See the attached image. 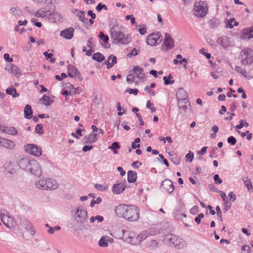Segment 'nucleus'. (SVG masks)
Listing matches in <instances>:
<instances>
[{
	"label": "nucleus",
	"mask_w": 253,
	"mask_h": 253,
	"mask_svg": "<svg viewBox=\"0 0 253 253\" xmlns=\"http://www.w3.org/2000/svg\"><path fill=\"white\" fill-rule=\"evenodd\" d=\"M116 214L130 222H136L140 218V209L132 205L120 204L115 209Z\"/></svg>",
	"instance_id": "obj_1"
},
{
	"label": "nucleus",
	"mask_w": 253,
	"mask_h": 253,
	"mask_svg": "<svg viewBox=\"0 0 253 253\" xmlns=\"http://www.w3.org/2000/svg\"><path fill=\"white\" fill-rule=\"evenodd\" d=\"M111 38L117 42L127 44L131 41L130 34L125 35L122 31V28L119 25H114L110 30Z\"/></svg>",
	"instance_id": "obj_2"
},
{
	"label": "nucleus",
	"mask_w": 253,
	"mask_h": 253,
	"mask_svg": "<svg viewBox=\"0 0 253 253\" xmlns=\"http://www.w3.org/2000/svg\"><path fill=\"white\" fill-rule=\"evenodd\" d=\"M19 166L23 169L25 168V165H29L31 167L30 168V171L33 174L40 176L42 173V170L39 164L36 161L29 162L28 160L23 159L19 161Z\"/></svg>",
	"instance_id": "obj_3"
},
{
	"label": "nucleus",
	"mask_w": 253,
	"mask_h": 253,
	"mask_svg": "<svg viewBox=\"0 0 253 253\" xmlns=\"http://www.w3.org/2000/svg\"><path fill=\"white\" fill-rule=\"evenodd\" d=\"M208 11L207 4L204 1H200L196 2L194 6V13L198 17H204Z\"/></svg>",
	"instance_id": "obj_4"
},
{
	"label": "nucleus",
	"mask_w": 253,
	"mask_h": 253,
	"mask_svg": "<svg viewBox=\"0 0 253 253\" xmlns=\"http://www.w3.org/2000/svg\"><path fill=\"white\" fill-rule=\"evenodd\" d=\"M123 238L125 241L131 245H137L136 233L133 230H124L123 231Z\"/></svg>",
	"instance_id": "obj_5"
},
{
	"label": "nucleus",
	"mask_w": 253,
	"mask_h": 253,
	"mask_svg": "<svg viewBox=\"0 0 253 253\" xmlns=\"http://www.w3.org/2000/svg\"><path fill=\"white\" fill-rule=\"evenodd\" d=\"M163 40L162 36L159 32L149 35L146 39L147 43L151 46H154L161 43Z\"/></svg>",
	"instance_id": "obj_6"
},
{
	"label": "nucleus",
	"mask_w": 253,
	"mask_h": 253,
	"mask_svg": "<svg viewBox=\"0 0 253 253\" xmlns=\"http://www.w3.org/2000/svg\"><path fill=\"white\" fill-rule=\"evenodd\" d=\"M242 62L243 64H251L253 62V50L246 49L242 51Z\"/></svg>",
	"instance_id": "obj_7"
},
{
	"label": "nucleus",
	"mask_w": 253,
	"mask_h": 253,
	"mask_svg": "<svg viewBox=\"0 0 253 253\" xmlns=\"http://www.w3.org/2000/svg\"><path fill=\"white\" fill-rule=\"evenodd\" d=\"M25 150L27 152L34 156H40L42 153L41 147L33 144H29L25 146Z\"/></svg>",
	"instance_id": "obj_8"
},
{
	"label": "nucleus",
	"mask_w": 253,
	"mask_h": 253,
	"mask_svg": "<svg viewBox=\"0 0 253 253\" xmlns=\"http://www.w3.org/2000/svg\"><path fill=\"white\" fill-rule=\"evenodd\" d=\"M173 46L174 41L173 39L169 34H166L163 49L167 51L172 48Z\"/></svg>",
	"instance_id": "obj_9"
},
{
	"label": "nucleus",
	"mask_w": 253,
	"mask_h": 253,
	"mask_svg": "<svg viewBox=\"0 0 253 253\" xmlns=\"http://www.w3.org/2000/svg\"><path fill=\"white\" fill-rule=\"evenodd\" d=\"M1 219L3 223L9 228L13 227L15 225L13 218L8 215H1Z\"/></svg>",
	"instance_id": "obj_10"
},
{
	"label": "nucleus",
	"mask_w": 253,
	"mask_h": 253,
	"mask_svg": "<svg viewBox=\"0 0 253 253\" xmlns=\"http://www.w3.org/2000/svg\"><path fill=\"white\" fill-rule=\"evenodd\" d=\"M5 70L12 74L16 78H19L21 76V72L20 68L14 64H9L6 67Z\"/></svg>",
	"instance_id": "obj_11"
},
{
	"label": "nucleus",
	"mask_w": 253,
	"mask_h": 253,
	"mask_svg": "<svg viewBox=\"0 0 253 253\" xmlns=\"http://www.w3.org/2000/svg\"><path fill=\"white\" fill-rule=\"evenodd\" d=\"M98 134L92 132L89 135L85 136L83 139V142L85 144H91L95 142L98 139Z\"/></svg>",
	"instance_id": "obj_12"
},
{
	"label": "nucleus",
	"mask_w": 253,
	"mask_h": 253,
	"mask_svg": "<svg viewBox=\"0 0 253 253\" xmlns=\"http://www.w3.org/2000/svg\"><path fill=\"white\" fill-rule=\"evenodd\" d=\"M0 146L7 149H12L15 147V143L11 140L0 137Z\"/></svg>",
	"instance_id": "obj_13"
},
{
	"label": "nucleus",
	"mask_w": 253,
	"mask_h": 253,
	"mask_svg": "<svg viewBox=\"0 0 253 253\" xmlns=\"http://www.w3.org/2000/svg\"><path fill=\"white\" fill-rule=\"evenodd\" d=\"M133 72L136 76V77L140 81H143L145 78V75L143 73V69L138 66H134L133 68Z\"/></svg>",
	"instance_id": "obj_14"
},
{
	"label": "nucleus",
	"mask_w": 253,
	"mask_h": 253,
	"mask_svg": "<svg viewBox=\"0 0 253 253\" xmlns=\"http://www.w3.org/2000/svg\"><path fill=\"white\" fill-rule=\"evenodd\" d=\"M162 186L166 191L169 193L172 192L174 189V186L172 182L168 179L163 181Z\"/></svg>",
	"instance_id": "obj_15"
},
{
	"label": "nucleus",
	"mask_w": 253,
	"mask_h": 253,
	"mask_svg": "<svg viewBox=\"0 0 253 253\" xmlns=\"http://www.w3.org/2000/svg\"><path fill=\"white\" fill-rule=\"evenodd\" d=\"M74 29L69 28L60 32V36L66 39H71L72 38L74 34Z\"/></svg>",
	"instance_id": "obj_16"
},
{
	"label": "nucleus",
	"mask_w": 253,
	"mask_h": 253,
	"mask_svg": "<svg viewBox=\"0 0 253 253\" xmlns=\"http://www.w3.org/2000/svg\"><path fill=\"white\" fill-rule=\"evenodd\" d=\"M242 38L244 39L253 38V27L245 28L243 30Z\"/></svg>",
	"instance_id": "obj_17"
},
{
	"label": "nucleus",
	"mask_w": 253,
	"mask_h": 253,
	"mask_svg": "<svg viewBox=\"0 0 253 253\" xmlns=\"http://www.w3.org/2000/svg\"><path fill=\"white\" fill-rule=\"evenodd\" d=\"M74 14L79 18V19L83 23H87L88 19L85 17L84 12L78 9L73 11Z\"/></svg>",
	"instance_id": "obj_18"
},
{
	"label": "nucleus",
	"mask_w": 253,
	"mask_h": 253,
	"mask_svg": "<svg viewBox=\"0 0 253 253\" xmlns=\"http://www.w3.org/2000/svg\"><path fill=\"white\" fill-rule=\"evenodd\" d=\"M46 190L55 189L58 187L57 182L51 178H47L45 179Z\"/></svg>",
	"instance_id": "obj_19"
},
{
	"label": "nucleus",
	"mask_w": 253,
	"mask_h": 253,
	"mask_svg": "<svg viewBox=\"0 0 253 253\" xmlns=\"http://www.w3.org/2000/svg\"><path fill=\"white\" fill-rule=\"evenodd\" d=\"M68 74L69 77L73 78L78 76L80 75V72L74 66L69 65L68 66Z\"/></svg>",
	"instance_id": "obj_20"
},
{
	"label": "nucleus",
	"mask_w": 253,
	"mask_h": 253,
	"mask_svg": "<svg viewBox=\"0 0 253 253\" xmlns=\"http://www.w3.org/2000/svg\"><path fill=\"white\" fill-rule=\"evenodd\" d=\"M125 189V186L123 183H118L114 185L113 192L115 194H119L122 193Z\"/></svg>",
	"instance_id": "obj_21"
},
{
	"label": "nucleus",
	"mask_w": 253,
	"mask_h": 253,
	"mask_svg": "<svg viewBox=\"0 0 253 253\" xmlns=\"http://www.w3.org/2000/svg\"><path fill=\"white\" fill-rule=\"evenodd\" d=\"M77 213L78 217V221L80 222H84L87 217V211L84 210H78Z\"/></svg>",
	"instance_id": "obj_22"
},
{
	"label": "nucleus",
	"mask_w": 253,
	"mask_h": 253,
	"mask_svg": "<svg viewBox=\"0 0 253 253\" xmlns=\"http://www.w3.org/2000/svg\"><path fill=\"white\" fill-rule=\"evenodd\" d=\"M113 239L108 236H103L98 242V245L101 247H106L108 246V242H111Z\"/></svg>",
	"instance_id": "obj_23"
},
{
	"label": "nucleus",
	"mask_w": 253,
	"mask_h": 253,
	"mask_svg": "<svg viewBox=\"0 0 253 253\" xmlns=\"http://www.w3.org/2000/svg\"><path fill=\"white\" fill-rule=\"evenodd\" d=\"M23 227L25 228V229L27 230L31 235H34L36 231L29 221H25L23 223Z\"/></svg>",
	"instance_id": "obj_24"
},
{
	"label": "nucleus",
	"mask_w": 253,
	"mask_h": 253,
	"mask_svg": "<svg viewBox=\"0 0 253 253\" xmlns=\"http://www.w3.org/2000/svg\"><path fill=\"white\" fill-rule=\"evenodd\" d=\"M148 234L146 231H143L139 234H136V242L138 244L148 237Z\"/></svg>",
	"instance_id": "obj_25"
},
{
	"label": "nucleus",
	"mask_w": 253,
	"mask_h": 253,
	"mask_svg": "<svg viewBox=\"0 0 253 253\" xmlns=\"http://www.w3.org/2000/svg\"><path fill=\"white\" fill-rule=\"evenodd\" d=\"M117 62V57L113 55L109 56L108 60L105 62L107 65V68L110 69Z\"/></svg>",
	"instance_id": "obj_26"
},
{
	"label": "nucleus",
	"mask_w": 253,
	"mask_h": 253,
	"mask_svg": "<svg viewBox=\"0 0 253 253\" xmlns=\"http://www.w3.org/2000/svg\"><path fill=\"white\" fill-rule=\"evenodd\" d=\"M137 178V174L135 172L129 170L127 172V181L129 183L135 182Z\"/></svg>",
	"instance_id": "obj_27"
},
{
	"label": "nucleus",
	"mask_w": 253,
	"mask_h": 253,
	"mask_svg": "<svg viewBox=\"0 0 253 253\" xmlns=\"http://www.w3.org/2000/svg\"><path fill=\"white\" fill-rule=\"evenodd\" d=\"M41 102L43 105L47 106L51 105L53 101L51 100L48 96L43 95L40 99Z\"/></svg>",
	"instance_id": "obj_28"
},
{
	"label": "nucleus",
	"mask_w": 253,
	"mask_h": 253,
	"mask_svg": "<svg viewBox=\"0 0 253 253\" xmlns=\"http://www.w3.org/2000/svg\"><path fill=\"white\" fill-rule=\"evenodd\" d=\"M33 111L31 107L29 105H27L24 109V115L25 118L31 119L32 117Z\"/></svg>",
	"instance_id": "obj_29"
},
{
	"label": "nucleus",
	"mask_w": 253,
	"mask_h": 253,
	"mask_svg": "<svg viewBox=\"0 0 253 253\" xmlns=\"http://www.w3.org/2000/svg\"><path fill=\"white\" fill-rule=\"evenodd\" d=\"M36 186L39 189L41 190H45L47 189V187L46 186V181L45 179H40L37 181L36 182Z\"/></svg>",
	"instance_id": "obj_30"
},
{
	"label": "nucleus",
	"mask_w": 253,
	"mask_h": 253,
	"mask_svg": "<svg viewBox=\"0 0 253 253\" xmlns=\"http://www.w3.org/2000/svg\"><path fill=\"white\" fill-rule=\"evenodd\" d=\"M91 40L89 39L87 42V46H84L83 48V51L85 52L86 53V55L87 56H90L92 51L91 50Z\"/></svg>",
	"instance_id": "obj_31"
},
{
	"label": "nucleus",
	"mask_w": 253,
	"mask_h": 253,
	"mask_svg": "<svg viewBox=\"0 0 253 253\" xmlns=\"http://www.w3.org/2000/svg\"><path fill=\"white\" fill-rule=\"evenodd\" d=\"M217 42L224 48L227 47L229 44L228 39L226 37L219 38L217 40Z\"/></svg>",
	"instance_id": "obj_32"
},
{
	"label": "nucleus",
	"mask_w": 253,
	"mask_h": 253,
	"mask_svg": "<svg viewBox=\"0 0 253 253\" xmlns=\"http://www.w3.org/2000/svg\"><path fill=\"white\" fill-rule=\"evenodd\" d=\"M92 59L98 62H101L104 60V56L100 52H97L93 54Z\"/></svg>",
	"instance_id": "obj_33"
},
{
	"label": "nucleus",
	"mask_w": 253,
	"mask_h": 253,
	"mask_svg": "<svg viewBox=\"0 0 253 253\" xmlns=\"http://www.w3.org/2000/svg\"><path fill=\"white\" fill-rule=\"evenodd\" d=\"M66 88H67L69 95H73L77 93V88L70 84H68L67 85Z\"/></svg>",
	"instance_id": "obj_34"
},
{
	"label": "nucleus",
	"mask_w": 253,
	"mask_h": 253,
	"mask_svg": "<svg viewBox=\"0 0 253 253\" xmlns=\"http://www.w3.org/2000/svg\"><path fill=\"white\" fill-rule=\"evenodd\" d=\"M6 92L7 94L12 95L13 97H16L19 96V94L16 92L15 88H8L6 90Z\"/></svg>",
	"instance_id": "obj_35"
},
{
	"label": "nucleus",
	"mask_w": 253,
	"mask_h": 253,
	"mask_svg": "<svg viewBox=\"0 0 253 253\" xmlns=\"http://www.w3.org/2000/svg\"><path fill=\"white\" fill-rule=\"evenodd\" d=\"M1 131L15 135L17 133V130L13 127H7L6 129H1Z\"/></svg>",
	"instance_id": "obj_36"
},
{
	"label": "nucleus",
	"mask_w": 253,
	"mask_h": 253,
	"mask_svg": "<svg viewBox=\"0 0 253 253\" xmlns=\"http://www.w3.org/2000/svg\"><path fill=\"white\" fill-rule=\"evenodd\" d=\"M238 25V22L235 21V19L234 18H231L226 23L227 27L229 28H232L234 26Z\"/></svg>",
	"instance_id": "obj_37"
},
{
	"label": "nucleus",
	"mask_w": 253,
	"mask_h": 253,
	"mask_svg": "<svg viewBox=\"0 0 253 253\" xmlns=\"http://www.w3.org/2000/svg\"><path fill=\"white\" fill-rule=\"evenodd\" d=\"M169 242L174 246H177L180 244V241L178 239L177 237L175 235H172L171 238L169 239Z\"/></svg>",
	"instance_id": "obj_38"
},
{
	"label": "nucleus",
	"mask_w": 253,
	"mask_h": 253,
	"mask_svg": "<svg viewBox=\"0 0 253 253\" xmlns=\"http://www.w3.org/2000/svg\"><path fill=\"white\" fill-rule=\"evenodd\" d=\"M120 148V146L119 145V144L117 142H114L112 143L111 146L109 147V149L113 150V152L114 154H117L118 151L117 149H119Z\"/></svg>",
	"instance_id": "obj_39"
},
{
	"label": "nucleus",
	"mask_w": 253,
	"mask_h": 253,
	"mask_svg": "<svg viewBox=\"0 0 253 253\" xmlns=\"http://www.w3.org/2000/svg\"><path fill=\"white\" fill-rule=\"evenodd\" d=\"M244 181V184L245 186L247 187L248 190L250 192H251L253 190V187L252 186V183L250 179L247 178Z\"/></svg>",
	"instance_id": "obj_40"
},
{
	"label": "nucleus",
	"mask_w": 253,
	"mask_h": 253,
	"mask_svg": "<svg viewBox=\"0 0 253 253\" xmlns=\"http://www.w3.org/2000/svg\"><path fill=\"white\" fill-rule=\"evenodd\" d=\"M43 55L45 56L46 59L47 60L50 59V62L52 63H53L55 61V59L53 58V54L52 53H48L47 51H44L43 52Z\"/></svg>",
	"instance_id": "obj_41"
},
{
	"label": "nucleus",
	"mask_w": 253,
	"mask_h": 253,
	"mask_svg": "<svg viewBox=\"0 0 253 253\" xmlns=\"http://www.w3.org/2000/svg\"><path fill=\"white\" fill-rule=\"evenodd\" d=\"M94 187L96 190L100 191H106L108 189L107 186L100 184H95L94 185Z\"/></svg>",
	"instance_id": "obj_42"
},
{
	"label": "nucleus",
	"mask_w": 253,
	"mask_h": 253,
	"mask_svg": "<svg viewBox=\"0 0 253 253\" xmlns=\"http://www.w3.org/2000/svg\"><path fill=\"white\" fill-rule=\"evenodd\" d=\"M172 78V76L171 75H169V77H167L166 76H165L163 78V80L164 81V83L166 85H168L169 84H172L174 83V81H170L169 79H171Z\"/></svg>",
	"instance_id": "obj_43"
},
{
	"label": "nucleus",
	"mask_w": 253,
	"mask_h": 253,
	"mask_svg": "<svg viewBox=\"0 0 253 253\" xmlns=\"http://www.w3.org/2000/svg\"><path fill=\"white\" fill-rule=\"evenodd\" d=\"M249 123L243 120L240 121V124L236 126L237 129H240L243 127H248L249 126Z\"/></svg>",
	"instance_id": "obj_44"
},
{
	"label": "nucleus",
	"mask_w": 253,
	"mask_h": 253,
	"mask_svg": "<svg viewBox=\"0 0 253 253\" xmlns=\"http://www.w3.org/2000/svg\"><path fill=\"white\" fill-rule=\"evenodd\" d=\"M126 81L129 84H132L135 82V76L133 74H130L127 75L126 76Z\"/></svg>",
	"instance_id": "obj_45"
},
{
	"label": "nucleus",
	"mask_w": 253,
	"mask_h": 253,
	"mask_svg": "<svg viewBox=\"0 0 253 253\" xmlns=\"http://www.w3.org/2000/svg\"><path fill=\"white\" fill-rule=\"evenodd\" d=\"M99 38L104 42L105 43H107L109 41V38L108 36L105 35L102 32H100L99 34Z\"/></svg>",
	"instance_id": "obj_46"
},
{
	"label": "nucleus",
	"mask_w": 253,
	"mask_h": 253,
	"mask_svg": "<svg viewBox=\"0 0 253 253\" xmlns=\"http://www.w3.org/2000/svg\"><path fill=\"white\" fill-rule=\"evenodd\" d=\"M140 141V139L139 138H136L134 139V141L132 142L131 144V147L133 149H136L137 148H139L140 147V144L135 143H139Z\"/></svg>",
	"instance_id": "obj_47"
},
{
	"label": "nucleus",
	"mask_w": 253,
	"mask_h": 253,
	"mask_svg": "<svg viewBox=\"0 0 253 253\" xmlns=\"http://www.w3.org/2000/svg\"><path fill=\"white\" fill-rule=\"evenodd\" d=\"M146 107L151 110L152 113L155 112L156 109L155 107L153 106V104L151 103L150 100H148L146 103Z\"/></svg>",
	"instance_id": "obj_48"
},
{
	"label": "nucleus",
	"mask_w": 253,
	"mask_h": 253,
	"mask_svg": "<svg viewBox=\"0 0 253 253\" xmlns=\"http://www.w3.org/2000/svg\"><path fill=\"white\" fill-rule=\"evenodd\" d=\"M35 131L39 134H42L43 133L42 126L41 124H38L36 126Z\"/></svg>",
	"instance_id": "obj_49"
},
{
	"label": "nucleus",
	"mask_w": 253,
	"mask_h": 253,
	"mask_svg": "<svg viewBox=\"0 0 253 253\" xmlns=\"http://www.w3.org/2000/svg\"><path fill=\"white\" fill-rule=\"evenodd\" d=\"M194 155L193 153L189 152L185 156V159L186 161L191 162L193 160Z\"/></svg>",
	"instance_id": "obj_50"
},
{
	"label": "nucleus",
	"mask_w": 253,
	"mask_h": 253,
	"mask_svg": "<svg viewBox=\"0 0 253 253\" xmlns=\"http://www.w3.org/2000/svg\"><path fill=\"white\" fill-rule=\"evenodd\" d=\"M211 129L214 132V133L211 134V136L212 138H214L216 137L215 133L217 132L219 130L218 127L217 126L214 125L212 126Z\"/></svg>",
	"instance_id": "obj_51"
},
{
	"label": "nucleus",
	"mask_w": 253,
	"mask_h": 253,
	"mask_svg": "<svg viewBox=\"0 0 253 253\" xmlns=\"http://www.w3.org/2000/svg\"><path fill=\"white\" fill-rule=\"evenodd\" d=\"M117 108L118 111H119L118 113V115L119 116H122L123 114H125L126 113V110H124L123 112H121V110H122V108L121 106L120 103L118 102L117 104Z\"/></svg>",
	"instance_id": "obj_52"
},
{
	"label": "nucleus",
	"mask_w": 253,
	"mask_h": 253,
	"mask_svg": "<svg viewBox=\"0 0 253 253\" xmlns=\"http://www.w3.org/2000/svg\"><path fill=\"white\" fill-rule=\"evenodd\" d=\"M126 92H128L129 94H133L134 95H136L138 93V90L137 88L132 89L130 88H128L126 90Z\"/></svg>",
	"instance_id": "obj_53"
},
{
	"label": "nucleus",
	"mask_w": 253,
	"mask_h": 253,
	"mask_svg": "<svg viewBox=\"0 0 253 253\" xmlns=\"http://www.w3.org/2000/svg\"><path fill=\"white\" fill-rule=\"evenodd\" d=\"M204 217V214L202 213L199 214L197 217L195 218V221L197 224H200L201 222V219Z\"/></svg>",
	"instance_id": "obj_54"
},
{
	"label": "nucleus",
	"mask_w": 253,
	"mask_h": 253,
	"mask_svg": "<svg viewBox=\"0 0 253 253\" xmlns=\"http://www.w3.org/2000/svg\"><path fill=\"white\" fill-rule=\"evenodd\" d=\"M235 70L237 71L238 73L241 74L243 76L246 77V72L245 70H243L242 68L239 66H236L235 67Z\"/></svg>",
	"instance_id": "obj_55"
},
{
	"label": "nucleus",
	"mask_w": 253,
	"mask_h": 253,
	"mask_svg": "<svg viewBox=\"0 0 253 253\" xmlns=\"http://www.w3.org/2000/svg\"><path fill=\"white\" fill-rule=\"evenodd\" d=\"M241 253H250V247L248 245H245L242 247Z\"/></svg>",
	"instance_id": "obj_56"
},
{
	"label": "nucleus",
	"mask_w": 253,
	"mask_h": 253,
	"mask_svg": "<svg viewBox=\"0 0 253 253\" xmlns=\"http://www.w3.org/2000/svg\"><path fill=\"white\" fill-rule=\"evenodd\" d=\"M227 141L229 143L231 144L232 145H234L236 143L237 140L234 136H232L228 138Z\"/></svg>",
	"instance_id": "obj_57"
},
{
	"label": "nucleus",
	"mask_w": 253,
	"mask_h": 253,
	"mask_svg": "<svg viewBox=\"0 0 253 253\" xmlns=\"http://www.w3.org/2000/svg\"><path fill=\"white\" fill-rule=\"evenodd\" d=\"M144 90L147 91L151 96L155 95V92L154 90L151 89L149 86H146L145 87Z\"/></svg>",
	"instance_id": "obj_58"
},
{
	"label": "nucleus",
	"mask_w": 253,
	"mask_h": 253,
	"mask_svg": "<svg viewBox=\"0 0 253 253\" xmlns=\"http://www.w3.org/2000/svg\"><path fill=\"white\" fill-rule=\"evenodd\" d=\"M39 3H46L50 4L52 3L53 0H33Z\"/></svg>",
	"instance_id": "obj_59"
},
{
	"label": "nucleus",
	"mask_w": 253,
	"mask_h": 253,
	"mask_svg": "<svg viewBox=\"0 0 253 253\" xmlns=\"http://www.w3.org/2000/svg\"><path fill=\"white\" fill-rule=\"evenodd\" d=\"M213 178L215 182L217 184H221L222 182V179L220 178L218 174H217L214 175Z\"/></svg>",
	"instance_id": "obj_60"
},
{
	"label": "nucleus",
	"mask_w": 253,
	"mask_h": 253,
	"mask_svg": "<svg viewBox=\"0 0 253 253\" xmlns=\"http://www.w3.org/2000/svg\"><path fill=\"white\" fill-rule=\"evenodd\" d=\"M224 202V209L226 210V211H227L229 208H230L231 206V203L229 202L228 200H226L225 201H223Z\"/></svg>",
	"instance_id": "obj_61"
},
{
	"label": "nucleus",
	"mask_w": 253,
	"mask_h": 253,
	"mask_svg": "<svg viewBox=\"0 0 253 253\" xmlns=\"http://www.w3.org/2000/svg\"><path fill=\"white\" fill-rule=\"evenodd\" d=\"M182 94H184V96H185L186 92H185V91L182 89H179L178 92L176 93V96H177V98L178 99H182L181 98V96H180V95Z\"/></svg>",
	"instance_id": "obj_62"
},
{
	"label": "nucleus",
	"mask_w": 253,
	"mask_h": 253,
	"mask_svg": "<svg viewBox=\"0 0 253 253\" xmlns=\"http://www.w3.org/2000/svg\"><path fill=\"white\" fill-rule=\"evenodd\" d=\"M67 77V75L65 73H62L61 76L56 75L55 78L56 80L58 81H61L63 79L66 78Z\"/></svg>",
	"instance_id": "obj_63"
},
{
	"label": "nucleus",
	"mask_w": 253,
	"mask_h": 253,
	"mask_svg": "<svg viewBox=\"0 0 253 253\" xmlns=\"http://www.w3.org/2000/svg\"><path fill=\"white\" fill-rule=\"evenodd\" d=\"M3 58L5 60L8 62H11L13 61V59L10 57L8 53H5L3 55Z\"/></svg>",
	"instance_id": "obj_64"
}]
</instances>
